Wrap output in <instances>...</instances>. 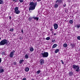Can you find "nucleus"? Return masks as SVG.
<instances>
[{
	"label": "nucleus",
	"mask_w": 80,
	"mask_h": 80,
	"mask_svg": "<svg viewBox=\"0 0 80 80\" xmlns=\"http://www.w3.org/2000/svg\"><path fill=\"white\" fill-rule=\"evenodd\" d=\"M20 3H22L23 2V0H19Z\"/></svg>",
	"instance_id": "28"
},
{
	"label": "nucleus",
	"mask_w": 80,
	"mask_h": 80,
	"mask_svg": "<svg viewBox=\"0 0 80 80\" xmlns=\"http://www.w3.org/2000/svg\"><path fill=\"white\" fill-rule=\"evenodd\" d=\"M58 7V5L56 3H55L54 4V8H57V7Z\"/></svg>",
	"instance_id": "11"
},
{
	"label": "nucleus",
	"mask_w": 80,
	"mask_h": 80,
	"mask_svg": "<svg viewBox=\"0 0 80 80\" xmlns=\"http://www.w3.org/2000/svg\"><path fill=\"white\" fill-rule=\"evenodd\" d=\"M28 55H29V53H27L25 56V58H28Z\"/></svg>",
	"instance_id": "13"
},
{
	"label": "nucleus",
	"mask_w": 80,
	"mask_h": 80,
	"mask_svg": "<svg viewBox=\"0 0 80 80\" xmlns=\"http://www.w3.org/2000/svg\"><path fill=\"white\" fill-rule=\"evenodd\" d=\"M54 28L55 30H56L58 28V24L57 23H54L53 25Z\"/></svg>",
	"instance_id": "9"
},
{
	"label": "nucleus",
	"mask_w": 80,
	"mask_h": 80,
	"mask_svg": "<svg viewBox=\"0 0 80 80\" xmlns=\"http://www.w3.org/2000/svg\"><path fill=\"white\" fill-rule=\"evenodd\" d=\"M9 18L10 20H11V19L12 18V17H11V16H9Z\"/></svg>",
	"instance_id": "32"
},
{
	"label": "nucleus",
	"mask_w": 80,
	"mask_h": 80,
	"mask_svg": "<svg viewBox=\"0 0 80 80\" xmlns=\"http://www.w3.org/2000/svg\"><path fill=\"white\" fill-rule=\"evenodd\" d=\"M80 24H77L76 25V27H77V29H78L79 28H80Z\"/></svg>",
	"instance_id": "21"
},
{
	"label": "nucleus",
	"mask_w": 80,
	"mask_h": 80,
	"mask_svg": "<svg viewBox=\"0 0 80 80\" xmlns=\"http://www.w3.org/2000/svg\"><path fill=\"white\" fill-rule=\"evenodd\" d=\"M1 40V38H0V40Z\"/></svg>",
	"instance_id": "43"
},
{
	"label": "nucleus",
	"mask_w": 80,
	"mask_h": 80,
	"mask_svg": "<svg viewBox=\"0 0 80 80\" xmlns=\"http://www.w3.org/2000/svg\"><path fill=\"white\" fill-rule=\"evenodd\" d=\"M41 1V0H37V2H40Z\"/></svg>",
	"instance_id": "40"
},
{
	"label": "nucleus",
	"mask_w": 80,
	"mask_h": 80,
	"mask_svg": "<svg viewBox=\"0 0 80 80\" xmlns=\"http://www.w3.org/2000/svg\"><path fill=\"white\" fill-rule=\"evenodd\" d=\"M57 45L56 44H54L52 47V48H55V47H57Z\"/></svg>",
	"instance_id": "15"
},
{
	"label": "nucleus",
	"mask_w": 80,
	"mask_h": 80,
	"mask_svg": "<svg viewBox=\"0 0 80 80\" xmlns=\"http://www.w3.org/2000/svg\"><path fill=\"white\" fill-rule=\"evenodd\" d=\"M40 73V70H38L37 71V74H39Z\"/></svg>",
	"instance_id": "26"
},
{
	"label": "nucleus",
	"mask_w": 80,
	"mask_h": 80,
	"mask_svg": "<svg viewBox=\"0 0 80 80\" xmlns=\"http://www.w3.org/2000/svg\"><path fill=\"white\" fill-rule=\"evenodd\" d=\"M55 42V40H54L53 41H52V42Z\"/></svg>",
	"instance_id": "41"
},
{
	"label": "nucleus",
	"mask_w": 80,
	"mask_h": 80,
	"mask_svg": "<svg viewBox=\"0 0 80 80\" xmlns=\"http://www.w3.org/2000/svg\"><path fill=\"white\" fill-rule=\"evenodd\" d=\"M3 4V0H0V5Z\"/></svg>",
	"instance_id": "22"
},
{
	"label": "nucleus",
	"mask_w": 80,
	"mask_h": 80,
	"mask_svg": "<svg viewBox=\"0 0 80 80\" xmlns=\"http://www.w3.org/2000/svg\"><path fill=\"white\" fill-rule=\"evenodd\" d=\"M63 7H66V4H64L63 5Z\"/></svg>",
	"instance_id": "33"
},
{
	"label": "nucleus",
	"mask_w": 80,
	"mask_h": 80,
	"mask_svg": "<svg viewBox=\"0 0 80 80\" xmlns=\"http://www.w3.org/2000/svg\"><path fill=\"white\" fill-rule=\"evenodd\" d=\"M22 80H26V78H24Z\"/></svg>",
	"instance_id": "37"
},
{
	"label": "nucleus",
	"mask_w": 80,
	"mask_h": 80,
	"mask_svg": "<svg viewBox=\"0 0 80 80\" xmlns=\"http://www.w3.org/2000/svg\"><path fill=\"white\" fill-rule=\"evenodd\" d=\"M61 61L62 64H63L64 63H63V60H61Z\"/></svg>",
	"instance_id": "34"
},
{
	"label": "nucleus",
	"mask_w": 80,
	"mask_h": 80,
	"mask_svg": "<svg viewBox=\"0 0 80 80\" xmlns=\"http://www.w3.org/2000/svg\"><path fill=\"white\" fill-rule=\"evenodd\" d=\"M63 0H57L56 1V3L58 5H60L62 3Z\"/></svg>",
	"instance_id": "6"
},
{
	"label": "nucleus",
	"mask_w": 80,
	"mask_h": 80,
	"mask_svg": "<svg viewBox=\"0 0 80 80\" xmlns=\"http://www.w3.org/2000/svg\"><path fill=\"white\" fill-rule=\"evenodd\" d=\"M68 46V45L67 43H64L63 44V47H65V48H66Z\"/></svg>",
	"instance_id": "16"
},
{
	"label": "nucleus",
	"mask_w": 80,
	"mask_h": 80,
	"mask_svg": "<svg viewBox=\"0 0 80 80\" xmlns=\"http://www.w3.org/2000/svg\"><path fill=\"white\" fill-rule=\"evenodd\" d=\"M29 5L30 7L29 8V11L33 10H35L36 6L37 5V2H35L34 3L33 2H31L29 3Z\"/></svg>",
	"instance_id": "1"
},
{
	"label": "nucleus",
	"mask_w": 80,
	"mask_h": 80,
	"mask_svg": "<svg viewBox=\"0 0 80 80\" xmlns=\"http://www.w3.org/2000/svg\"><path fill=\"white\" fill-rule=\"evenodd\" d=\"M2 53H5V52H2Z\"/></svg>",
	"instance_id": "42"
},
{
	"label": "nucleus",
	"mask_w": 80,
	"mask_h": 80,
	"mask_svg": "<svg viewBox=\"0 0 80 80\" xmlns=\"http://www.w3.org/2000/svg\"><path fill=\"white\" fill-rule=\"evenodd\" d=\"M34 50V49L33 48H31L30 49V52H33Z\"/></svg>",
	"instance_id": "18"
},
{
	"label": "nucleus",
	"mask_w": 80,
	"mask_h": 80,
	"mask_svg": "<svg viewBox=\"0 0 80 80\" xmlns=\"http://www.w3.org/2000/svg\"><path fill=\"white\" fill-rule=\"evenodd\" d=\"M29 68H27L25 69V71L26 72H28V71H29Z\"/></svg>",
	"instance_id": "20"
},
{
	"label": "nucleus",
	"mask_w": 80,
	"mask_h": 80,
	"mask_svg": "<svg viewBox=\"0 0 80 80\" xmlns=\"http://www.w3.org/2000/svg\"><path fill=\"white\" fill-rule=\"evenodd\" d=\"M78 40H80V36H78L77 38Z\"/></svg>",
	"instance_id": "29"
},
{
	"label": "nucleus",
	"mask_w": 80,
	"mask_h": 80,
	"mask_svg": "<svg viewBox=\"0 0 80 80\" xmlns=\"http://www.w3.org/2000/svg\"><path fill=\"white\" fill-rule=\"evenodd\" d=\"M72 68L74 70H75V71L77 72H78L79 71H80V67L78 66V65L74 64L72 66Z\"/></svg>",
	"instance_id": "3"
},
{
	"label": "nucleus",
	"mask_w": 80,
	"mask_h": 80,
	"mask_svg": "<svg viewBox=\"0 0 80 80\" xmlns=\"http://www.w3.org/2000/svg\"><path fill=\"white\" fill-rule=\"evenodd\" d=\"M71 45L72 47V48H73L74 47H75V44H71Z\"/></svg>",
	"instance_id": "27"
},
{
	"label": "nucleus",
	"mask_w": 80,
	"mask_h": 80,
	"mask_svg": "<svg viewBox=\"0 0 80 80\" xmlns=\"http://www.w3.org/2000/svg\"><path fill=\"white\" fill-rule=\"evenodd\" d=\"M33 19L34 20H38V18H37V17H33Z\"/></svg>",
	"instance_id": "19"
},
{
	"label": "nucleus",
	"mask_w": 80,
	"mask_h": 80,
	"mask_svg": "<svg viewBox=\"0 0 80 80\" xmlns=\"http://www.w3.org/2000/svg\"><path fill=\"white\" fill-rule=\"evenodd\" d=\"M42 57L43 58H45L48 57V52H44V53H42L40 54Z\"/></svg>",
	"instance_id": "4"
},
{
	"label": "nucleus",
	"mask_w": 80,
	"mask_h": 80,
	"mask_svg": "<svg viewBox=\"0 0 80 80\" xmlns=\"http://www.w3.org/2000/svg\"><path fill=\"white\" fill-rule=\"evenodd\" d=\"M2 68V67H0V73H3V72H4V70Z\"/></svg>",
	"instance_id": "10"
},
{
	"label": "nucleus",
	"mask_w": 80,
	"mask_h": 80,
	"mask_svg": "<svg viewBox=\"0 0 80 80\" xmlns=\"http://www.w3.org/2000/svg\"><path fill=\"white\" fill-rule=\"evenodd\" d=\"M69 76H70L71 77H72V75H73V72H69Z\"/></svg>",
	"instance_id": "12"
},
{
	"label": "nucleus",
	"mask_w": 80,
	"mask_h": 80,
	"mask_svg": "<svg viewBox=\"0 0 80 80\" xmlns=\"http://www.w3.org/2000/svg\"><path fill=\"white\" fill-rule=\"evenodd\" d=\"M23 62H24V60H20L19 61V63H20V64H22V63H23Z\"/></svg>",
	"instance_id": "14"
},
{
	"label": "nucleus",
	"mask_w": 80,
	"mask_h": 80,
	"mask_svg": "<svg viewBox=\"0 0 80 80\" xmlns=\"http://www.w3.org/2000/svg\"><path fill=\"white\" fill-rule=\"evenodd\" d=\"M21 32L23 33V30H21Z\"/></svg>",
	"instance_id": "36"
},
{
	"label": "nucleus",
	"mask_w": 80,
	"mask_h": 80,
	"mask_svg": "<svg viewBox=\"0 0 80 80\" xmlns=\"http://www.w3.org/2000/svg\"><path fill=\"white\" fill-rule=\"evenodd\" d=\"M54 36H55V35H57V34L56 33H55L54 34Z\"/></svg>",
	"instance_id": "39"
},
{
	"label": "nucleus",
	"mask_w": 80,
	"mask_h": 80,
	"mask_svg": "<svg viewBox=\"0 0 80 80\" xmlns=\"http://www.w3.org/2000/svg\"><path fill=\"white\" fill-rule=\"evenodd\" d=\"M13 30H14V29H13V28H11L9 30V31L10 32H13Z\"/></svg>",
	"instance_id": "24"
},
{
	"label": "nucleus",
	"mask_w": 80,
	"mask_h": 80,
	"mask_svg": "<svg viewBox=\"0 0 80 80\" xmlns=\"http://www.w3.org/2000/svg\"><path fill=\"white\" fill-rule=\"evenodd\" d=\"M13 2H17L18 0H13Z\"/></svg>",
	"instance_id": "31"
},
{
	"label": "nucleus",
	"mask_w": 80,
	"mask_h": 80,
	"mask_svg": "<svg viewBox=\"0 0 80 80\" xmlns=\"http://www.w3.org/2000/svg\"><path fill=\"white\" fill-rule=\"evenodd\" d=\"M2 62V59L1 58H0V63H1Z\"/></svg>",
	"instance_id": "35"
},
{
	"label": "nucleus",
	"mask_w": 80,
	"mask_h": 80,
	"mask_svg": "<svg viewBox=\"0 0 80 80\" xmlns=\"http://www.w3.org/2000/svg\"><path fill=\"white\" fill-rule=\"evenodd\" d=\"M39 62L40 63V65H43L44 64V63H45V61L43 59H41L39 61Z\"/></svg>",
	"instance_id": "8"
},
{
	"label": "nucleus",
	"mask_w": 80,
	"mask_h": 80,
	"mask_svg": "<svg viewBox=\"0 0 80 80\" xmlns=\"http://www.w3.org/2000/svg\"><path fill=\"white\" fill-rule=\"evenodd\" d=\"M69 23L71 24H72L73 23V21L72 20H70L69 22Z\"/></svg>",
	"instance_id": "23"
},
{
	"label": "nucleus",
	"mask_w": 80,
	"mask_h": 80,
	"mask_svg": "<svg viewBox=\"0 0 80 80\" xmlns=\"http://www.w3.org/2000/svg\"><path fill=\"white\" fill-rule=\"evenodd\" d=\"M14 13H15L16 14H19L20 13V12L18 9V7H16L14 8Z\"/></svg>",
	"instance_id": "5"
},
{
	"label": "nucleus",
	"mask_w": 80,
	"mask_h": 80,
	"mask_svg": "<svg viewBox=\"0 0 80 80\" xmlns=\"http://www.w3.org/2000/svg\"><path fill=\"white\" fill-rule=\"evenodd\" d=\"M13 64H14V65H17V62H13Z\"/></svg>",
	"instance_id": "30"
},
{
	"label": "nucleus",
	"mask_w": 80,
	"mask_h": 80,
	"mask_svg": "<svg viewBox=\"0 0 80 80\" xmlns=\"http://www.w3.org/2000/svg\"><path fill=\"white\" fill-rule=\"evenodd\" d=\"M58 52H59V49H57L55 50L54 53H57Z\"/></svg>",
	"instance_id": "17"
},
{
	"label": "nucleus",
	"mask_w": 80,
	"mask_h": 80,
	"mask_svg": "<svg viewBox=\"0 0 80 80\" xmlns=\"http://www.w3.org/2000/svg\"><path fill=\"white\" fill-rule=\"evenodd\" d=\"M50 38V37H48L46 38V40H49Z\"/></svg>",
	"instance_id": "25"
},
{
	"label": "nucleus",
	"mask_w": 80,
	"mask_h": 80,
	"mask_svg": "<svg viewBox=\"0 0 80 80\" xmlns=\"http://www.w3.org/2000/svg\"><path fill=\"white\" fill-rule=\"evenodd\" d=\"M8 43V41L6 39H3L0 42V46L2 45H7Z\"/></svg>",
	"instance_id": "2"
},
{
	"label": "nucleus",
	"mask_w": 80,
	"mask_h": 80,
	"mask_svg": "<svg viewBox=\"0 0 80 80\" xmlns=\"http://www.w3.org/2000/svg\"><path fill=\"white\" fill-rule=\"evenodd\" d=\"M15 51L13 50L12 51H11L9 55V57L11 58L13 57V56L14 55V53H15Z\"/></svg>",
	"instance_id": "7"
},
{
	"label": "nucleus",
	"mask_w": 80,
	"mask_h": 80,
	"mask_svg": "<svg viewBox=\"0 0 80 80\" xmlns=\"http://www.w3.org/2000/svg\"><path fill=\"white\" fill-rule=\"evenodd\" d=\"M50 30L51 31H53V29L51 28V29H50Z\"/></svg>",
	"instance_id": "38"
}]
</instances>
